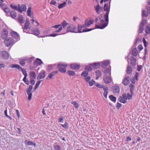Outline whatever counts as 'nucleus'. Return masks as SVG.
<instances>
[{
  "instance_id": "nucleus-1",
  "label": "nucleus",
  "mask_w": 150,
  "mask_h": 150,
  "mask_svg": "<svg viewBox=\"0 0 150 150\" xmlns=\"http://www.w3.org/2000/svg\"><path fill=\"white\" fill-rule=\"evenodd\" d=\"M11 67L12 68H16L20 70H21L23 75L24 76V79L26 78L27 74L25 70L22 68L19 65L16 64H12Z\"/></svg>"
},
{
  "instance_id": "nucleus-2",
  "label": "nucleus",
  "mask_w": 150,
  "mask_h": 150,
  "mask_svg": "<svg viewBox=\"0 0 150 150\" xmlns=\"http://www.w3.org/2000/svg\"><path fill=\"white\" fill-rule=\"evenodd\" d=\"M67 66V64L59 63L58 64L57 68H58L59 71L61 72L65 73L66 72L65 68Z\"/></svg>"
},
{
  "instance_id": "nucleus-3",
  "label": "nucleus",
  "mask_w": 150,
  "mask_h": 150,
  "mask_svg": "<svg viewBox=\"0 0 150 150\" xmlns=\"http://www.w3.org/2000/svg\"><path fill=\"white\" fill-rule=\"evenodd\" d=\"M76 30L77 27L73 24H70L69 25L67 29V32H71V33H76Z\"/></svg>"
},
{
  "instance_id": "nucleus-4",
  "label": "nucleus",
  "mask_w": 150,
  "mask_h": 150,
  "mask_svg": "<svg viewBox=\"0 0 150 150\" xmlns=\"http://www.w3.org/2000/svg\"><path fill=\"white\" fill-rule=\"evenodd\" d=\"M100 23H97L98 24L95 25V28H96L103 29L104 28H103L105 25L106 23L105 22L103 19L100 20Z\"/></svg>"
},
{
  "instance_id": "nucleus-5",
  "label": "nucleus",
  "mask_w": 150,
  "mask_h": 150,
  "mask_svg": "<svg viewBox=\"0 0 150 150\" xmlns=\"http://www.w3.org/2000/svg\"><path fill=\"white\" fill-rule=\"evenodd\" d=\"M146 23V21L145 19L142 20V22L141 23L139 30V33H142L144 29V26Z\"/></svg>"
},
{
  "instance_id": "nucleus-6",
  "label": "nucleus",
  "mask_w": 150,
  "mask_h": 150,
  "mask_svg": "<svg viewBox=\"0 0 150 150\" xmlns=\"http://www.w3.org/2000/svg\"><path fill=\"white\" fill-rule=\"evenodd\" d=\"M0 56L4 59H8L9 57V54L8 52L6 51L1 52L0 53Z\"/></svg>"
},
{
  "instance_id": "nucleus-7",
  "label": "nucleus",
  "mask_w": 150,
  "mask_h": 150,
  "mask_svg": "<svg viewBox=\"0 0 150 150\" xmlns=\"http://www.w3.org/2000/svg\"><path fill=\"white\" fill-rule=\"evenodd\" d=\"M33 86L32 85H30L27 91V94L28 96V100H30L32 98V93L31 92L32 90V89Z\"/></svg>"
},
{
  "instance_id": "nucleus-8",
  "label": "nucleus",
  "mask_w": 150,
  "mask_h": 150,
  "mask_svg": "<svg viewBox=\"0 0 150 150\" xmlns=\"http://www.w3.org/2000/svg\"><path fill=\"white\" fill-rule=\"evenodd\" d=\"M18 11L19 12L22 13V11L25 12L26 11V6L23 4H21V6L18 4Z\"/></svg>"
},
{
  "instance_id": "nucleus-9",
  "label": "nucleus",
  "mask_w": 150,
  "mask_h": 150,
  "mask_svg": "<svg viewBox=\"0 0 150 150\" xmlns=\"http://www.w3.org/2000/svg\"><path fill=\"white\" fill-rule=\"evenodd\" d=\"M1 36L3 39H5L8 36V32L7 30L6 29H3Z\"/></svg>"
},
{
  "instance_id": "nucleus-10",
  "label": "nucleus",
  "mask_w": 150,
  "mask_h": 150,
  "mask_svg": "<svg viewBox=\"0 0 150 150\" xmlns=\"http://www.w3.org/2000/svg\"><path fill=\"white\" fill-rule=\"evenodd\" d=\"M109 13H106L104 15V18L105 20V21L106 22L105 25L103 26V28H105L108 25V15Z\"/></svg>"
},
{
  "instance_id": "nucleus-11",
  "label": "nucleus",
  "mask_w": 150,
  "mask_h": 150,
  "mask_svg": "<svg viewBox=\"0 0 150 150\" xmlns=\"http://www.w3.org/2000/svg\"><path fill=\"white\" fill-rule=\"evenodd\" d=\"M17 20L21 24L25 22L24 18L22 15L20 14L18 15Z\"/></svg>"
},
{
  "instance_id": "nucleus-12",
  "label": "nucleus",
  "mask_w": 150,
  "mask_h": 150,
  "mask_svg": "<svg viewBox=\"0 0 150 150\" xmlns=\"http://www.w3.org/2000/svg\"><path fill=\"white\" fill-rule=\"evenodd\" d=\"M103 79L104 82L106 83H110L111 81V79L109 76H104Z\"/></svg>"
},
{
  "instance_id": "nucleus-13",
  "label": "nucleus",
  "mask_w": 150,
  "mask_h": 150,
  "mask_svg": "<svg viewBox=\"0 0 150 150\" xmlns=\"http://www.w3.org/2000/svg\"><path fill=\"white\" fill-rule=\"evenodd\" d=\"M45 71H42L39 74L37 77L38 79H41L45 78Z\"/></svg>"
},
{
  "instance_id": "nucleus-14",
  "label": "nucleus",
  "mask_w": 150,
  "mask_h": 150,
  "mask_svg": "<svg viewBox=\"0 0 150 150\" xmlns=\"http://www.w3.org/2000/svg\"><path fill=\"white\" fill-rule=\"evenodd\" d=\"M130 82V78L129 76L125 77L122 81V83L125 86H127Z\"/></svg>"
},
{
  "instance_id": "nucleus-15",
  "label": "nucleus",
  "mask_w": 150,
  "mask_h": 150,
  "mask_svg": "<svg viewBox=\"0 0 150 150\" xmlns=\"http://www.w3.org/2000/svg\"><path fill=\"white\" fill-rule=\"evenodd\" d=\"M111 0H110L109 2V7H108V4L107 3H106L103 7L104 10L105 11L107 12L106 13H109L110 9V3Z\"/></svg>"
},
{
  "instance_id": "nucleus-16",
  "label": "nucleus",
  "mask_w": 150,
  "mask_h": 150,
  "mask_svg": "<svg viewBox=\"0 0 150 150\" xmlns=\"http://www.w3.org/2000/svg\"><path fill=\"white\" fill-rule=\"evenodd\" d=\"M11 34L12 37L16 39L20 38L19 35L16 32L14 31H12L11 33Z\"/></svg>"
},
{
  "instance_id": "nucleus-17",
  "label": "nucleus",
  "mask_w": 150,
  "mask_h": 150,
  "mask_svg": "<svg viewBox=\"0 0 150 150\" xmlns=\"http://www.w3.org/2000/svg\"><path fill=\"white\" fill-rule=\"evenodd\" d=\"M95 8L98 14H100V11H102L103 9V7L100 6L99 4H98L96 6H95Z\"/></svg>"
},
{
  "instance_id": "nucleus-18",
  "label": "nucleus",
  "mask_w": 150,
  "mask_h": 150,
  "mask_svg": "<svg viewBox=\"0 0 150 150\" xmlns=\"http://www.w3.org/2000/svg\"><path fill=\"white\" fill-rule=\"evenodd\" d=\"M89 65L92 66L95 69H97L100 66V64L98 62H94L90 64Z\"/></svg>"
},
{
  "instance_id": "nucleus-19",
  "label": "nucleus",
  "mask_w": 150,
  "mask_h": 150,
  "mask_svg": "<svg viewBox=\"0 0 150 150\" xmlns=\"http://www.w3.org/2000/svg\"><path fill=\"white\" fill-rule=\"evenodd\" d=\"M70 67L71 69L74 70H78L79 69L80 66L74 64H71Z\"/></svg>"
},
{
  "instance_id": "nucleus-20",
  "label": "nucleus",
  "mask_w": 150,
  "mask_h": 150,
  "mask_svg": "<svg viewBox=\"0 0 150 150\" xmlns=\"http://www.w3.org/2000/svg\"><path fill=\"white\" fill-rule=\"evenodd\" d=\"M42 63V62L40 59L37 58L36 60L34 61L33 62V64L35 65H40Z\"/></svg>"
},
{
  "instance_id": "nucleus-21",
  "label": "nucleus",
  "mask_w": 150,
  "mask_h": 150,
  "mask_svg": "<svg viewBox=\"0 0 150 150\" xmlns=\"http://www.w3.org/2000/svg\"><path fill=\"white\" fill-rule=\"evenodd\" d=\"M131 62L130 64L132 67H134L136 65V59L135 58L133 57H131Z\"/></svg>"
},
{
  "instance_id": "nucleus-22",
  "label": "nucleus",
  "mask_w": 150,
  "mask_h": 150,
  "mask_svg": "<svg viewBox=\"0 0 150 150\" xmlns=\"http://www.w3.org/2000/svg\"><path fill=\"white\" fill-rule=\"evenodd\" d=\"M2 6V8L4 10V11L6 13H8L9 12V9L7 7V6L3 4L2 5L0 6Z\"/></svg>"
},
{
  "instance_id": "nucleus-23",
  "label": "nucleus",
  "mask_w": 150,
  "mask_h": 150,
  "mask_svg": "<svg viewBox=\"0 0 150 150\" xmlns=\"http://www.w3.org/2000/svg\"><path fill=\"white\" fill-rule=\"evenodd\" d=\"M31 30L33 32V33L35 35L37 36L40 34L39 31L37 28L32 29Z\"/></svg>"
},
{
  "instance_id": "nucleus-24",
  "label": "nucleus",
  "mask_w": 150,
  "mask_h": 150,
  "mask_svg": "<svg viewBox=\"0 0 150 150\" xmlns=\"http://www.w3.org/2000/svg\"><path fill=\"white\" fill-rule=\"evenodd\" d=\"M30 24V23L29 20L26 19L23 29L26 30L28 28Z\"/></svg>"
},
{
  "instance_id": "nucleus-25",
  "label": "nucleus",
  "mask_w": 150,
  "mask_h": 150,
  "mask_svg": "<svg viewBox=\"0 0 150 150\" xmlns=\"http://www.w3.org/2000/svg\"><path fill=\"white\" fill-rule=\"evenodd\" d=\"M109 62L108 61H103L102 62L101 67H102L105 68L109 64Z\"/></svg>"
},
{
  "instance_id": "nucleus-26",
  "label": "nucleus",
  "mask_w": 150,
  "mask_h": 150,
  "mask_svg": "<svg viewBox=\"0 0 150 150\" xmlns=\"http://www.w3.org/2000/svg\"><path fill=\"white\" fill-rule=\"evenodd\" d=\"M10 16L13 18L15 19L17 16V14L15 11H12L10 12Z\"/></svg>"
},
{
  "instance_id": "nucleus-27",
  "label": "nucleus",
  "mask_w": 150,
  "mask_h": 150,
  "mask_svg": "<svg viewBox=\"0 0 150 150\" xmlns=\"http://www.w3.org/2000/svg\"><path fill=\"white\" fill-rule=\"evenodd\" d=\"M83 27H82V25L80 24H79L78 25V31H76V33H81L83 32L82 31V28Z\"/></svg>"
},
{
  "instance_id": "nucleus-28",
  "label": "nucleus",
  "mask_w": 150,
  "mask_h": 150,
  "mask_svg": "<svg viewBox=\"0 0 150 150\" xmlns=\"http://www.w3.org/2000/svg\"><path fill=\"white\" fill-rule=\"evenodd\" d=\"M103 91H104L103 93V96L104 97L106 98H107V95L108 93V88L106 87V88H104L103 89Z\"/></svg>"
},
{
  "instance_id": "nucleus-29",
  "label": "nucleus",
  "mask_w": 150,
  "mask_h": 150,
  "mask_svg": "<svg viewBox=\"0 0 150 150\" xmlns=\"http://www.w3.org/2000/svg\"><path fill=\"white\" fill-rule=\"evenodd\" d=\"M17 142L15 140H13L11 142V147L12 148H15L16 146Z\"/></svg>"
},
{
  "instance_id": "nucleus-30",
  "label": "nucleus",
  "mask_w": 150,
  "mask_h": 150,
  "mask_svg": "<svg viewBox=\"0 0 150 150\" xmlns=\"http://www.w3.org/2000/svg\"><path fill=\"white\" fill-rule=\"evenodd\" d=\"M105 76H110V70L109 68H107L105 70Z\"/></svg>"
},
{
  "instance_id": "nucleus-31",
  "label": "nucleus",
  "mask_w": 150,
  "mask_h": 150,
  "mask_svg": "<svg viewBox=\"0 0 150 150\" xmlns=\"http://www.w3.org/2000/svg\"><path fill=\"white\" fill-rule=\"evenodd\" d=\"M138 52L136 47L134 48L132 51V54L134 56H136L138 54Z\"/></svg>"
},
{
  "instance_id": "nucleus-32",
  "label": "nucleus",
  "mask_w": 150,
  "mask_h": 150,
  "mask_svg": "<svg viewBox=\"0 0 150 150\" xmlns=\"http://www.w3.org/2000/svg\"><path fill=\"white\" fill-rule=\"evenodd\" d=\"M25 144L28 145H33L35 146L36 145V144L33 142L28 141L26 140L25 142Z\"/></svg>"
},
{
  "instance_id": "nucleus-33",
  "label": "nucleus",
  "mask_w": 150,
  "mask_h": 150,
  "mask_svg": "<svg viewBox=\"0 0 150 150\" xmlns=\"http://www.w3.org/2000/svg\"><path fill=\"white\" fill-rule=\"evenodd\" d=\"M10 6L12 9L18 11V6H17L16 5L14 4H11Z\"/></svg>"
},
{
  "instance_id": "nucleus-34",
  "label": "nucleus",
  "mask_w": 150,
  "mask_h": 150,
  "mask_svg": "<svg viewBox=\"0 0 150 150\" xmlns=\"http://www.w3.org/2000/svg\"><path fill=\"white\" fill-rule=\"evenodd\" d=\"M114 92L115 93H117L119 92L120 91V87L118 86H115L114 87Z\"/></svg>"
},
{
  "instance_id": "nucleus-35",
  "label": "nucleus",
  "mask_w": 150,
  "mask_h": 150,
  "mask_svg": "<svg viewBox=\"0 0 150 150\" xmlns=\"http://www.w3.org/2000/svg\"><path fill=\"white\" fill-rule=\"evenodd\" d=\"M60 25H61V26H62L63 28H64L68 25V23H67L65 20H64Z\"/></svg>"
},
{
  "instance_id": "nucleus-36",
  "label": "nucleus",
  "mask_w": 150,
  "mask_h": 150,
  "mask_svg": "<svg viewBox=\"0 0 150 150\" xmlns=\"http://www.w3.org/2000/svg\"><path fill=\"white\" fill-rule=\"evenodd\" d=\"M109 98L113 102H115L116 100V98L114 96H113L112 95H111L109 96Z\"/></svg>"
},
{
  "instance_id": "nucleus-37",
  "label": "nucleus",
  "mask_w": 150,
  "mask_h": 150,
  "mask_svg": "<svg viewBox=\"0 0 150 150\" xmlns=\"http://www.w3.org/2000/svg\"><path fill=\"white\" fill-rule=\"evenodd\" d=\"M148 15L147 12L146 11L144 10H142V16L143 17H146Z\"/></svg>"
},
{
  "instance_id": "nucleus-38",
  "label": "nucleus",
  "mask_w": 150,
  "mask_h": 150,
  "mask_svg": "<svg viewBox=\"0 0 150 150\" xmlns=\"http://www.w3.org/2000/svg\"><path fill=\"white\" fill-rule=\"evenodd\" d=\"M30 76L31 79H35V74L34 71H31L30 73Z\"/></svg>"
},
{
  "instance_id": "nucleus-39",
  "label": "nucleus",
  "mask_w": 150,
  "mask_h": 150,
  "mask_svg": "<svg viewBox=\"0 0 150 150\" xmlns=\"http://www.w3.org/2000/svg\"><path fill=\"white\" fill-rule=\"evenodd\" d=\"M132 71V69L130 66H128L126 70L127 72L129 74H130Z\"/></svg>"
},
{
  "instance_id": "nucleus-40",
  "label": "nucleus",
  "mask_w": 150,
  "mask_h": 150,
  "mask_svg": "<svg viewBox=\"0 0 150 150\" xmlns=\"http://www.w3.org/2000/svg\"><path fill=\"white\" fill-rule=\"evenodd\" d=\"M31 7H29L28 8L27 11V12L28 13V16L30 17H31Z\"/></svg>"
},
{
  "instance_id": "nucleus-41",
  "label": "nucleus",
  "mask_w": 150,
  "mask_h": 150,
  "mask_svg": "<svg viewBox=\"0 0 150 150\" xmlns=\"http://www.w3.org/2000/svg\"><path fill=\"white\" fill-rule=\"evenodd\" d=\"M71 104H73L74 107L77 108L79 107L78 104L75 101H72L71 102Z\"/></svg>"
},
{
  "instance_id": "nucleus-42",
  "label": "nucleus",
  "mask_w": 150,
  "mask_h": 150,
  "mask_svg": "<svg viewBox=\"0 0 150 150\" xmlns=\"http://www.w3.org/2000/svg\"><path fill=\"white\" fill-rule=\"evenodd\" d=\"M66 4V3L65 2H64L63 3L59 5L58 7L59 8H62L65 6Z\"/></svg>"
},
{
  "instance_id": "nucleus-43",
  "label": "nucleus",
  "mask_w": 150,
  "mask_h": 150,
  "mask_svg": "<svg viewBox=\"0 0 150 150\" xmlns=\"http://www.w3.org/2000/svg\"><path fill=\"white\" fill-rule=\"evenodd\" d=\"M150 26L147 25L146 27L145 32L147 34L150 33Z\"/></svg>"
},
{
  "instance_id": "nucleus-44",
  "label": "nucleus",
  "mask_w": 150,
  "mask_h": 150,
  "mask_svg": "<svg viewBox=\"0 0 150 150\" xmlns=\"http://www.w3.org/2000/svg\"><path fill=\"white\" fill-rule=\"evenodd\" d=\"M119 101L120 102L125 103H126V101L125 100L122 96H120L119 98Z\"/></svg>"
},
{
  "instance_id": "nucleus-45",
  "label": "nucleus",
  "mask_w": 150,
  "mask_h": 150,
  "mask_svg": "<svg viewBox=\"0 0 150 150\" xmlns=\"http://www.w3.org/2000/svg\"><path fill=\"white\" fill-rule=\"evenodd\" d=\"M4 43L5 45L7 47H9V39L6 40L4 42Z\"/></svg>"
},
{
  "instance_id": "nucleus-46",
  "label": "nucleus",
  "mask_w": 150,
  "mask_h": 150,
  "mask_svg": "<svg viewBox=\"0 0 150 150\" xmlns=\"http://www.w3.org/2000/svg\"><path fill=\"white\" fill-rule=\"evenodd\" d=\"M96 86L98 87L99 88H103V89L104 88V85L100 84L99 83H96V84H95Z\"/></svg>"
},
{
  "instance_id": "nucleus-47",
  "label": "nucleus",
  "mask_w": 150,
  "mask_h": 150,
  "mask_svg": "<svg viewBox=\"0 0 150 150\" xmlns=\"http://www.w3.org/2000/svg\"><path fill=\"white\" fill-rule=\"evenodd\" d=\"M141 41V39L139 38H137L136 41L135 42V43L134 44V46H136L137 44L139 43V42Z\"/></svg>"
},
{
  "instance_id": "nucleus-48",
  "label": "nucleus",
  "mask_w": 150,
  "mask_h": 150,
  "mask_svg": "<svg viewBox=\"0 0 150 150\" xmlns=\"http://www.w3.org/2000/svg\"><path fill=\"white\" fill-rule=\"evenodd\" d=\"M85 25H86L87 27H89L90 25V24L89 22V21L87 19L85 20Z\"/></svg>"
},
{
  "instance_id": "nucleus-49",
  "label": "nucleus",
  "mask_w": 150,
  "mask_h": 150,
  "mask_svg": "<svg viewBox=\"0 0 150 150\" xmlns=\"http://www.w3.org/2000/svg\"><path fill=\"white\" fill-rule=\"evenodd\" d=\"M88 72L86 71H83L81 74V75L82 76H83L84 77H86L88 75Z\"/></svg>"
},
{
  "instance_id": "nucleus-50",
  "label": "nucleus",
  "mask_w": 150,
  "mask_h": 150,
  "mask_svg": "<svg viewBox=\"0 0 150 150\" xmlns=\"http://www.w3.org/2000/svg\"><path fill=\"white\" fill-rule=\"evenodd\" d=\"M58 35L57 34H55V33H53L50 34L49 35H46L45 36H49V37H54L57 35ZM45 36H43L41 37L42 38L44 37Z\"/></svg>"
},
{
  "instance_id": "nucleus-51",
  "label": "nucleus",
  "mask_w": 150,
  "mask_h": 150,
  "mask_svg": "<svg viewBox=\"0 0 150 150\" xmlns=\"http://www.w3.org/2000/svg\"><path fill=\"white\" fill-rule=\"evenodd\" d=\"M25 59L21 60L19 62V63L22 66H24L25 64Z\"/></svg>"
},
{
  "instance_id": "nucleus-52",
  "label": "nucleus",
  "mask_w": 150,
  "mask_h": 150,
  "mask_svg": "<svg viewBox=\"0 0 150 150\" xmlns=\"http://www.w3.org/2000/svg\"><path fill=\"white\" fill-rule=\"evenodd\" d=\"M96 76H98V77H100L101 75V72L99 70H96Z\"/></svg>"
},
{
  "instance_id": "nucleus-53",
  "label": "nucleus",
  "mask_w": 150,
  "mask_h": 150,
  "mask_svg": "<svg viewBox=\"0 0 150 150\" xmlns=\"http://www.w3.org/2000/svg\"><path fill=\"white\" fill-rule=\"evenodd\" d=\"M54 150H59L61 149V147L58 145L54 146Z\"/></svg>"
},
{
  "instance_id": "nucleus-54",
  "label": "nucleus",
  "mask_w": 150,
  "mask_h": 150,
  "mask_svg": "<svg viewBox=\"0 0 150 150\" xmlns=\"http://www.w3.org/2000/svg\"><path fill=\"white\" fill-rule=\"evenodd\" d=\"M15 43V42L13 39L12 38H10V45H13Z\"/></svg>"
},
{
  "instance_id": "nucleus-55",
  "label": "nucleus",
  "mask_w": 150,
  "mask_h": 150,
  "mask_svg": "<svg viewBox=\"0 0 150 150\" xmlns=\"http://www.w3.org/2000/svg\"><path fill=\"white\" fill-rule=\"evenodd\" d=\"M96 83L93 80H92L89 82V84L90 86H91L93 85L94 84H96Z\"/></svg>"
},
{
  "instance_id": "nucleus-56",
  "label": "nucleus",
  "mask_w": 150,
  "mask_h": 150,
  "mask_svg": "<svg viewBox=\"0 0 150 150\" xmlns=\"http://www.w3.org/2000/svg\"><path fill=\"white\" fill-rule=\"evenodd\" d=\"M68 74L72 76H74L75 74L74 72L72 71H69Z\"/></svg>"
},
{
  "instance_id": "nucleus-57",
  "label": "nucleus",
  "mask_w": 150,
  "mask_h": 150,
  "mask_svg": "<svg viewBox=\"0 0 150 150\" xmlns=\"http://www.w3.org/2000/svg\"><path fill=\"white\" fill-rule=\"evenodd\" d=\"M94 29H95V28H91V29H87L86 30H85V29H83L82 30V32H88V31H90L93 30Z\"/></svg>"
},
{
  "instance_id": "nucleus-58",
  "label": "nucleus",
  "mask_w": 150,
  "mask_h": 150,
  "mask_svg": "<svg viewBox=\"0 0 150 150\" xmlns=\"http://www.w3.org/2000/svg\"><path fill=\"white\" fill-rule=\"evenodd\" d=\"M85 69L89 71H91L92 70V68L89 66L86 67L85 68Z\"/></svg>"
},
{
  "instance_id": "nucleus-59",
  "label": "nucleus",
  "mask_w": 150,
  "mask_h": 150,
  "mask_svg": "<svg viewBox=\"0 0 150 150\" xmlns=\"http://www.w3.org/2000/svg\"><path fill=\"white\" fill-rule=\"evenodd\" d=\"M23 81L27 85H28L29 84V82L28 80L25 78V79H24V77L23 79Z\"/></svg>"
},
{
  "instance_id": "nucleus-60",
  "label": "nucleus",
  "mask_w": 150,
  "mask_h": 150,
  "mask_svg": "<svg viewBox=\"0 0 150 150\" xmlns=\"http://www.w3.org/2000/svg\"><path fill=\"white\" fill-rule=\"evenodd\" d=\"M50 31V30L48 29H45L43 33L44 34H47L49 33V31Z\"/></svg>"
},
{
  "instance_id": "nucleus-61",
  "label": "nucleus",
  "mask_w": 150,
  "mask_h": 150,
  "mask_svg": "<svg viewBox=\"0 0 150 150\" xmlns=\"http://www.w3.org/2000/svg\"><path fill=\"white\" fill-rule=\"evenodd\" d=\"M139 76V74L137 72H136L135 75V78L137 80H138V77Z\"/></svg>"
},
{
  "instance_id": "nucleus-62",
  "label": "nucleus",
  "mask_w": 150,
  "mask_h": 150,
  "mask_svg": "<svg viewBox=\"0 0 150 150\" xmlns=\"http://www.w3.org/2000/svg\"><path fill=\"white\" fill-rule=\"evenodd\" d=\"M54 66V65L51 64L48 66V67L50 71L52 69L53 66Z\"/></svg>"
},
{
  "instance_id": "nucleus-63",
  "label": "nucleus",
  "mask_w": 150,
  "mask_h": 150,
  "mask_svg": "<svg viewBox=\"0 0 150 150\" xmlns=\"http://www.w3.org/2000/svg\"><path fill=\"white\" fill-rule=\"evenodd\" d=\"M63 117L60 116L58 119V121L60 122H63Z\"/></svg>"
},
{
  "instance_id": "nucleus-64",
  "label": "nucleus",
  "mask_w": 150,
  "mask_h": 150,
  "mask_svg": "<svg viewBox=\"0 0 150 150\" xmlns=\"http://www.w3.org/2000/svg\"><path fill=\"white\" fill-rule=\"evenodd\" d=\"M122 98L125 100H127V97L126 96V94L123 93L122 94Z\"/></svg>"
}]
</instances>
